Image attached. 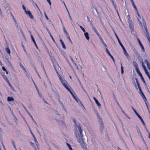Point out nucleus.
<instances>
[{"label":"nucleus","mask_w":150,"mask_h":150,"mask_svg":"<svg viewBox=\"0 0 150 150\" xmlns=\"http://www.w3.org/2000/svg\"><path fill=\"white\" fill-rule=\"evenodd\" d=\"M82 131L80 126H77L75 131V133L78 141L80 143L82 148L83 150H86V144L84 142V139L83 138Z\"/></svg>","instance_id":"nucleus-1"},{"label":"nucleus","mask_w":150,"mask_h":150,"mask_svg":"<svg viewBox=\"0 0 150 150\" xmlns=\"http://www.w3.org/2000/svg\"><path fill=\"white\" fill-rule=\"evenodd\" d=\"M59 79H60L61 81V82L62 84L69 91L70 93L71 94H73L71 91L70 90L69 88L67 86L66 84L67 83L64 80L61 78V77L59 76Z\"/></svg>","instance_id":"nucleus-2"},{"label":"nucleus","mask_w":150,"mask_h":150,"mask_svg":"<svg viewBox=\"0 0 150 150\" xmlns=\"http://www.w3.org/2000/svg\"><path fill=\"white\" fill-rule=\"evenodd\" d=\"M73 97L74 98L76 101L78 103L79 105L83 108H84L83 105L82 103L81 102L79 99L76 96V94H71Z\"/></svg>","instance_id":"nucleus-3"},{"label":"nucleus","mask_w":150,"mask_h":150,"mask_svg":"<svg viewBox=\"0 0 150 150\" xmlns=\"http://www.w3.org/2000/svg\"><path fill=\"white\" fill-rule=\"evenodd\" d=\"M137 72L138 74L139 75V76L141 77V79L142 80V81L144 82V83H145V81H144V78H143V77L142 76V75L141 74V73L139 71V70L138 68H137Z\"/></svg>","instance_id":"nucleus-4"},{"label":"nucleus","mask_w":150,"mask_h":150,"mask_svg":"<svg viewBox=\"0 0 150 150\" xmlns=\"http://www.w3.org/2000/svg\"><path fill=\"white\" fill-rule=\"evenodd\" d=\"M135 53L136 54V55L137 56V58L139 59V61H140L142 64V63H143V62L142 60V58H141V57L139 55V54L136 51L135 52Z\"/></svg>","instance_id":"nucleus-5"},{"label":"nucleus","mask_w":150,"mask_h":150,"mask_svg":"<svg viewBox=\"0 0 150 150\" xmlns=\"http://www.w3.org/2000/svg\"><path fill=\"white\" fill-rule=\"evenodd\" d=\"M115 36L116 37L120 45L121 46V47H122L123 51L125 50V48L124 47V46L122 45V44L121 43L120 41L119 40V38H118L117 36L116 35V33H115Z\"/></svg>","instance_id":"nucleus-6"},{"label":"nucleus","mask_w":150,"mask_h":150,"mask_svg":"<svg viewBox=\"0 0 150 150\" xmlns=\"http://www.w3.org/2000/svg\"><path fill=\"white\" fill-rule=\"evenodd\" d=\"M25 13L27 15H28L31 19H33L34 18L33 16L30 11H26Z\"/></svg>","instance_id":"nucleus-7"},{"label":"nucleus","mask_w":150,"mask_h":150,"mask_svg":"<svg viewBox=\"0 0 150 150\" xmlns=\"http://www.w3.org/2000/svg\"><path fill=\"white\" fill-rule=\"evenodd\" d=\"M98 119H99L98 122L100 125V127L101 128L103 129L104 127L103 125V123L102 120L101 119L100 117H98Z\"/></svg>","instance_id":"nucleus-8"},{"label":"nucleus","mask_w":150,"mask_h":150,"mask_svg":"<svg viewBox=\"0 0 150 150\" xmlns=\"http://www.w3.org/2000/svg\"><path fill=\"white\" fill-rule=\"evenodd\" d=\"M137 131L138 133L141 136L142 138V139L144 141V139L142 136V134L140 130L139 129L138 127H137Z\"/></svg>","instance_id":"nucleus-9"},{"label":"nucleus","mask_w":150,"mask_h":150,"mask_svg":"<svg viewBox=\"0 0 150 150\" xmlns=\"http://www.w3.org/2000/svg\"><path fill=\"white\" fill-rule=\"evenodd\" d=\"M142 21H143V24L144 26V28L146 30H147V28L146 25V22L144 18H142Z\"/></svg>","instance_id":"nucleus-10"},{"label":"nucleus","mask_w":150,"mask_h":150,"mask_svg":"<svg viewBox=\"0 0 150 150\" xmlns=\"http://www.w3.org/2000/svg\"><path fill=\"white\" fill-rule=\"evenodd\" d=\"M106 51L107 53L110 56V57L112 59L113 61H114V58L112 56L111 54L110 53L109 51L108 50L107 48H106Z\"/></svg>","instance_id":"nucleus-11"},{"label":"nucleus","mask_w":150,"mask_h":150,"mask_svg":"<svg viewBox=\"0 0 150 150\" xmlns=\"http://www.w3.org/2000/svg\"><path fill=\"white\" fill-rule=\"evenodd\" d=\"M123 51H124V53L125 54V55L127 57V58L128 59V60H129L130 59V57H129V54L127 53L126 50H124Z\"/></svg>","instance_id":"nucleus-12"},{"label":"nucleus","mask_w":150,"mask_h":150,"mask_svg":"<svg viewBox=\"0 0 150 150\" xmlns=\"http://www.w3.org/2000/svg\"><path fill=\"white\" fill-rule=\"evenodd\" d=\"M7 101L8 102L13 101H14V99L12 97H8L7 98Z\"/></svg>","instance_id":"nucleus-13"},{"label":"nucleus","mask_w":150,"mask_h":150,"mask_svg":"<svg viewBox=\"0 0 150 150\" xmlns=\"http://www.w3.org/2000/svg\"><path fill=\"white\" fill-rule=\"evenodd\" d=\"M30 36H31V39H32V40L33 41V43H34V44L35 45L36 47H37V48H38L37 46V45L36 44V43L35 42V40H34V37H33V35H31Z\"/></svg>","instance_id":"nucleus-14"},{"label":"nucleus","mask_w":150,"mask_h":150,"mask_svg":"<svg viewBox=\"0 0 150 150\" xmlns=\"http://www.w3.org/2000/svg\"><path fill=\"white\" fill-rule=\"evenodd\" d=\"M84 35L87 40H88L89 39V37L88 33L87 32H85Z\"/></svg>","instance_id":"nucleus-15"},{"label":"nucleus","mask_w":150,"mask_h":150,"mask_svg":"<svg viewBox=\"0 0 150 150\" xmlns=\"http://www.w3.org/2000/svg\"><path fill=\"white\" fill-rule=\"evenodd\" d=\"M100 40H101V41L103 45L104 46V47H105V48L106 49V48H107V45L104 43V42L103 41V39H102V38L101 37H100Z\"/></svg>","instance_id":"nucleus-16"},{"label":"nucleus","mask_w":150,"mask_h":150,"mask_svg":"<svg viewBox=\"0 0 150 150\" xmlns=\"http://www.w3.org/2000/svg\"><path fill=\"white\" fill-rule=\"evenodd\" d=\"M3 76L4 78L6 80V81L7 82V83H8V84L10 86H11V84H10V83H9V81H8V79H7V77H6V76L5 75H3Z\"/></svg>","instance_id":"nucleus-17"},{"label":"nucleus","mask_w":150,"mask_h":150,"mask_svg":"<svg viewBox=\"0 0 150 150\" xmlns=\"http://www.w3.org/2000/svg\"><path fill=\"white\" fill-rule=\"evenodd\" d=\"M130 0L131 1L132 4V5L133 6L134 8L135 9V11H137V9L136 6L135 5L133 0Z\"/></svg>","instance_id":"nucleus-18"},{"label":"nucleus","mask_w":150,"mask_h":150,"mask_svg":"<svg viewBox=\"0 0 150 150\" xmlns=\"http://www.w3.org/2000/svg\"><path fill=\"white\" fill-rule=\"evenodd\" d=\"M141 96L143 99L145 103V102H146V101L147 100L145 96L144 95V94H142Z\"/></svg>","instance_id":"nucleus-19"},{"label":"nucleus","mask_w":150,"mask_h":150,"mask_svg":"<svg viewBox=\"0 0 150 150\" xmlns=\"http://www.w3.org/2000/svg\"><path fill=\"white\" fill-rule=\"evenodd\" d=\"M146 31L147 33V34H146V36L147 38L148 39V40H150V38L149 37V33L147 31V30H146Z\"/></svg>","instance_id":"nucleus-20"},{"label":"nucleus","mask_w":150,"mask_h":150,"mask_svg":"<svg viewBox=\"0 0 150 150\" xmlns=\"http://www.w3.org/2000/svg\"><path fill=\"white\" fill-rule=\"evenodd\" d=\"M6 51L8 54H10V50L8 47H6Z\"/></svg>","instance_id":"nucleus-21"},{"label":"nucleus","mask_w":150,"mask_h":150,"mask_svg":"<svg viewBox=\"0 0 150 150\" xmlns=\"http://www.w3.org/2000/svg\"><path fill=\"white\" fill-rule=\"evenodd\" d=\"M133 63L134 65L136 67V70L137 71V68H138L137 67L138 65L136 62H133Z\"/></svg>","instance_id":"nucleus-22"},{"label":"nucleus","mask_w":150,"mask_h":150,"mask_svg":"<svg viewBox=\"0 0 150 150\" xmlns=\"http://www.w3.org/2000/svg\"><path fill=\"white\" fill-rule=\"evenodd\" d=\"M142 66L143 67V68H144V70L145 71V72H146V71H147L146 67L144 65V63H142Z\"/></svg>","instance_id":"nucleus-23"},{"label":"nucleus","mask_w":150,"mask_h":150,"mask_svg":"<svg viewBox=\"0 0 150 150\" xmlns=\"http://www.w3.org/2000/svg\"><path fill=\"white\" fill-rule=\"evenodd\" d=\"M139 40V45L140 46V47H141L142 48V50H144V48L143 46L142 45V43H141L140 41V40Z\"/></svg>","instance_id":"nucleus-24"},{"label":"nucleus","mask_w":150,"mask_h":150,"mask_svg":"<svg viewBox=\"0 0 150 150\" xmlns=\"http://www.w3.org/2000/svg\"><path fill=\"white\" fill-rule=\"evenodd\" d=\"M121 73L122 74H123L124 73L123 67L121 63Z\"/></svg>","instance_id":"nucleus-25"},{"label":"nucleus","mask_w":150,"mask_h":150,"mask_svg":"<svg viewBox=\"0 0 150 150\" xmlns=\"http://www.w3.org/2000/svg\"><path fill=\"white\" fill-rule=\"evenodd\" d=\"M12 144H13V147H14V148L16 149V150H17V149L16 148V146L15 145V144L14 141H12Z\"/></svg>","instance_id":"nucleus-26"},{"label":"nucleus","mask_w":150,"mask_h":150,"mask_svg":"<svg viewBox=\"0 0 150 150\" xmlns=\"http://www.w3.org/2000/svg\"><path fill=\"white\" fill-rule=\"evenodd\" d=\"M125 14L126 16H127L128 19H130V17L129 16V13L128 12L126 13Z\"/></svg>","instance_id":"nucleus-27"},{"label":"nucleus","mask_w":150,"mask_h":150,"mask_svg":"<svg viewBox=\"0 0 150 150\" xmlns=\"http://www.w3.org/2000/svg\"><path fill=\"white\" fill-rule=\"evenodd\" d=\"M26 72V75L28 78H30L31 77V76L30 75V74L29 73L27 72V71Z\"/></svg>","instance_id":"nucleus-28"},{"label":"nucleus","mask_w":150,"mask_h":150,"mask_svg":"<svg viewBox=\"0 0 150 150\" xmlns=\"http://www.w3.org/2000/svg\"><path fill=\"white\" fill-rule=\"evenodd\" d=\"M80 27L83 32H85L86 31L85 29L81 26L80 25Z\"/></svg>","instance_id":"nucleus-29"},{"label":"nucleus","mask_w":150,"mask_h":150,"mask_svg":"<svg viewBox=\"0 0 150 150\" xmlns=\"http://www.w3.org/2000/svg\"><path fill=\"white\" fill-rule=\"evenodd\" d=\"M144 62L147 64V65L149 64V62L147 60V59H145L144 60Z\"/></svg>","instance_id":"nucleus-30"},{"label":"nucleus","mask_w":150,"mask_h":150,"mask_svg":"<svg viewBox=\"0 0 150 150\" xmlns=\"http://www.w3.org/2000/svg\"><path fill=\"white\" fill-rule=\"evenodd\" d=\"M113 6H114V7H115V9L116 10V11H117V14H118V16H119V18H120V16H119V13H118V11H117V9H116V5H114Z\"/></svg>","instance_id":"nucleus-31"},{"label":"nucleus","mask_w":150,"mask_h":150,"mask_svg":"<svg viewBox=\"0 0 150 150\" xmlns=\"http://www.w3.org/2000/svg\"><path fill=\"white\" fill-rule=\"evenodd\" d=\"M96 104L98 105V106L99 107H100L101 106V105L99 103L98 101L96 102Z\"/></svg>","instance_id":"nucleus-32"},{"label":"nucleus","mask_w":150,"mask_h":150,"mask_svg":"<svg viewBox=\"0 0 150 150\" xmlns=\"http://www.w3.org/2000/svg\"><path fill=\"white\" fill-rule=\"evenodd\" d=\"M71 59L72 62L74 64V65L75 66H76V64L74 62V61L73 60V59L71 57Z\"/></svg>","instance_id":"nucleus-33"},{"label":"nucleus","mask_w":150,"mask_h":150,"mask_svg":"<svg viewBox=\"0 0 150 150\" xmlns=\"http://www.w3.org/2000/svg\"><path fill=\"white\" fill-rule=\"evenodd\" d=\"M62 46V47H63V48L64 49H66V47L65 46V45H64V43H62V44H61Z\"/></svg>","instance_id":"nucleus-34"},{"label":"nucleus","mask_w":150,"mask_h":150,"mask_svg":"<svg viewBox=\"0 0 150 150\" xmlns=\"http://www.w3.org/2000/svg\"><path fill=\"white\" fill-rule=\"evenodd\" d=\"M67 144L68 146V148L69 149H70L71 148V146L69 144H68V143H67Z\"/></svg>","instance_id":"nucleus-35"},{"label":"nucleus","mask_w":150,"mask_h":150,"mask_svg":"<svg viewBox=\"0 0 150 150\" xmlns=\"http://www.w3.org/2000/svg\"><path fill=\"white\" fill-rule=\"evenodd\" d=\"M22 7L23 9L24 10L25 12L26 11H27L26 10V9L25 8V7L24 5H22Z\"/></svg>","instance_id":"nucleus-36"},{"label":"nucleus","mask_w":150,"mask_h":150,"mask_svg":"<svg viewBox=\"0 0 150 150\" xmlns=\"http://www.w3.org/2000/svg\"><path fill=\"white\" fill-rule=\"evenodd\" d=\"M128 20H129V25L130 26H131V24H132V21L130 20V19H128Z\"/></svg>","instance_id":"nucleus-37"},{"label":"nucleus","mask_w":150,"mask_h":150,"mask_svg":"<svg viewBox=\"0 0 150 150\" xmlns=\"http://www.w3.org/2000/svg\"><path fill=\"white\" fill-rule=\"evenodd\" d=\"M136 11V12H137V14L138 16H139V18H141V16H140L139 13L138 12V10L137 9V11Z\"/></svg>","instance_id":"nucleus-38"},{"label":"nucleus","mask_w":150,"mask_h":150,"mask_svg":"<svg viewBox=\"0 0 150 150\" xmlns=\"http://www.w3.org/2000/svg\"><path fill=\"white\" fill-rule=\"evenodd\" d=\"M132 109H133V110L134 111L135 113L136 114V115H137V114H138V113L137 112L136 110L133 107H132Z\"/></svg>","instance_id":"nucleus-39"},{"label":"nucleus","mask_w":150,"mask_h":150,"mask_svg":"<svg viewBox=\"0 0 150 150\" xmlns=\"http://www.w3.org/2000/svg\"><path fill=\"white\" fill-rule=\"evenodd\" d=\"M137 115L138 117H139V118L140 119V120H142V118L140 116V115L138 114H137Z\"/></svg>","instance_id":"nucleus-40"},{"label":"nucleus","mask_w":150,"mask_h":150,"mask_svg":"<svg viewBox=\"0 0 150 150\" xmlns=\"http://www.w3.org/2000/svg\"><path fill=\"white\" fill-rule=\"evenodd\" d=\"M44 14H45V16L46 18V19L47 20H49V19L48 18V17L47 16L46 13L45 12L44 13Z\"/></svg>","instance_id":"nucleus-41"},{"label":"nucleus","mask_w":150,"mask_h":150,"mask_svg":"<svg viewBox=\"0 0 150 150\" xmlns=\"http://www.w3.org/2000/svg\"><path fill=\"white\" fill-rule=\"evenodd\" d=\"M141 120V122H142L143 124L144 125V126H146L145 124V123H144V121H143V119H142Z\"/></svg>","instance_id":"nucleus-42"},{"label":"nucleus","mask_w":150,"mask_h":150,"mask_svg":"<svg viewBox=\"0 0 150 150\" xmlns=\"http://www.w3.org/2000/svg\"><path fill=\"white\" fill-rule=\"evenodd\" d=\"M47 2L49 4V5L50 6H51V3L50 0H47Z\"/></svg>","instance_id":"nucleus-43"},{"label":"nucleus","mask_w":150,"mask_h":150,"mask_svg":"<svg viewBox=\"0 0 150 150\" xmlns=\"http://www.w3.org/2000/svg\"><path fill=\"white\" fill-rule=\"evenodd\" d=\"M129 28L132 30H133V25L132 24H131V26H129Z\"/></svg>","instance_id":"nucleus-44"},{"label":"nucleus","mask_w":150,"mask_h":150,"mask_svg":"<svg viewBox=\"0 0 150 150\" xmlns=\"http://www.w3.org/2000/svg\"><path fill=\"white\" fill-rule=\"evenodd\" d=\"M147 67L149 70L150 71V64L147 65Z\"/></svg>","instance_id":"nucleus-45"},{"label":"nucleus","mask_w":150,"mask_h":150,"mask_svg":"<svg viewBox=\"0 0 150 150\" xmlns=\"http://www.w3.org/2000/svg\"><path fill=\"white\" fill-rule=\"evenodd\" d=\"M125 115V116L127 117V118L128 119H130V118L128 116V115L126 113V114H125L124 115Z\"/></svg>","instance_id":"nucleus-46"},{"label":"nucleus","mask_w":150,"mask_h":150,"mask_svg":"<svg viewBox=\"0 0 150 150\" xmlns=\"http://www.w3.org/2000/svg\"><path fill=\"white\" fill-rule=\"evenodd\" d=\"M92 28L94 30V31L95 32V33H97V31L96 30V28L94 27H93Z\"/></svg>","instance_id":"nucleus-47"},{"label":"nucleus","mask_w":150,"mask_h":150,"mask_svg":"<svg viewBox=\"0 0 150 150\" xmlns=\"http://www.w3.org/2000/svg\"><path fill=\"white\" fill-rule=\"evenodd\" d=\"M35 143L36 145L38 146V142L37 141V140H36L35 141Z\"/></svg>","instance_id":"nucleus-48"},{"label":"nucleus","mask_w":150,"mask_h":150,"mask_svg":"<svg viewBox=\"0 0 150 150\" xmlns=\"http://www.w3.org/2000/svg\"><path fill=\"white\" fill-rule=\"evenodd\" d=\"M21 67L25 71V72H26V71L25 70V68L24 67V66L23 65H21Z\"/></svg>","instance_id":"nucleus-49"},{"label":"nucleus","mask_w":150,"mask_h":150,"mask_svg":"<svg viewBox=\"0 0 150 150\" xmlns=\"http://www.w3.org/2000/svg\"><path fill=\"white\" fill-rule=\"evenodd\" d=\"M145 73L148 76H150L149 74V72H148V71H147L146 72H145Z\"/></svg>","instance_id":"nucleus-50"},{"label":"nucleus","mask_w":150,"mask_h":150,"mask_svg":"<svg viewBox=\"0 0 150 150\" xmlns=\"http://www.w3.org/2000/svg\"><path fill=\"white\" fill-rule=\"evenodd\" d=\"M30 144L33 147L34 146V144L33 142H30Z\"/></svg>","instance_id":"nucleus-51"},{"label":"nucleus","mask_w":150,"mask_h":150,"mask_svg":"<svg viewBox=\"0 0 150 150\" xmlns=\"http://www.w3.org/2000/svg\"><path fill=\"white\" fill-rule=\"evenodd\" d=\"M51 37V38H52V40H53V42H55V41L53 38V37L52 35H50V36Z\"/></svg>","instance_id":"nucleus-52"},{"label":"nucleus","mask_w":150,"mask_h":150,"mask_svg":"<svg viewBox=\"0 0 150 150\" xmlns=\"http://www.w3.org/2000/svg\"><path fill=\"white\" fill-rule=\"evenodd\" d=\"M25 110L29 114V115L30 116V117L31 118L32 117V115H31L28 111L27 110V109H26V108H24Z\"/></svg>","instance_id":"nucleus-53"},{"label":"nucleus","mask_w":150,"mask_h":150,"mask_svg":"<svg viewBox=\"0 0 150 150\" xmlns=\"http://www.w3.org/2000/svg\"><path fill=\"white\" fill-rule=\"evenodd\" d=\"M2 69L3 70V71H6V68L4 67H2Z\"/></svg>","instance_id":"nucleus-54"},{"label":"nucleus","mask_w":150,"mask_h":150,"mask_svg":"<svg viewBox=\"0 0 150 150\" xmlns=\"http://www.w3.org/2000/svg\"><path fill=\"white\" fill-rule=\"evenodd\" d=\"M0 14L2 16H3V15L2 14V11H1V9H0Z\"/></svg>","instance_id":"nucleus-55"},{"label":"nucleus","mask_w":150,"mask_h":150,"mask_svg":"<svg viewBox=\"0 0 150 150\" xmlns=\"http://www.w3.org/2000/svg\"><path fill=\"white\" fill-rule=\"evenodd\" d=\"M145 104H146V107H147V108L148 110H149V107H148V105H147V103H146V102H145Z\"/></svg>","instance_id":"nucleus-56"},{"label":"nucleus","mask_w":150,"mask_h":150,"mask_svg":"<svg viewBox=\"0 0 150 150\" xmlns=\"http://www.w3.org/2000/svg\"><path fill=\"white\" fill-rule=\"evenodd\" d=\"M147 132H148V133H149V136H148V137L150 139V133L149 132V131L148 130H147Z\"/></svg>","instance_id":"nucleus-57"},{"label":"nucleus","mask_w":150,"mask_h":150,"mask_svg":"<svg viewBox=\"0 0 150 150\" xmlns=\"http://www.w3.org/2000/svg\"><path fill=\"white\" fill-rule=\"evenodd\" d=\"M93 98L94 99L95 101V102H96L98 101V100L95 97H93Z\"/></svg>","instance_id":"nucleus-58"},{"label":"nucleus","mask_w":150,"mask_h":150,"mask_svg":"<svg viewBox=\"0 0 150 150\" xmlns=\"http://www.w3.org/2000/svg\"><path fill=\"white\" fill-rule=\"evenodd\" d=\"M93 98L94 99L95 101V102H96L98 101V100L95 97H93Z\"/></svg>","instance_id":"nucleus-59"},{"label":"nucleus","mask_w":150,"mask_h":150,"mask_svg":"<svg viewBox=\"0 0 150 150\" xmlns=\"http://www.w3.org/2000/svg\"><path fill=\"white\" fill-rule=\"evenodd\" d=\"M97 34V35L99 37V38L100 39V37H100L99 34L98 33L97 31V33H96Z\"/></svg>","instance_id":"nucleus-60"},{"label":"nucleus","mask_w":150,"mask_h":150,"mask_svg":"<svg viewBox=\"0 0 150 150\" xmlns=\"http://www.w3.org/2000/svg\"><path fill=\"white\" fill-rule=\"evenodd\" d=\"M103 28H104V30H105V31H106L107 32V33H108V32L107 31V30H106V28L105 27V26H103Z\"/></svg>","instance_id":"nucleus-61"},{"label":"nucleus","mask_w":150,"mask_h":150,"mask_svg":"<svg viewBox=\"0 0 150 150\" xmlns=\"http://www.w3.org/2000/svg\"><path fill=\"white\" fill-rule=\"evenodd\" d=\"M138 20L139 21V22L140 24H141V25L142 26V23L140 21V20H139V18H138Z\"/></svg>","instance_id":"nucleus-62"},{"label":"nucleus","mask_w":150,"mask_h":150,"mask_svg":"<svg viewBox=\"0 0 150 150\" xmlns=\"http://www.w3.org/2000/svg\"><path fill=\"white\" fill-rule=\"evenodd\" d=\"M14 120L16 122H17L18 120H17V119L15 117Z\"/></svg>","instance_id":"nucleus-63"},{"label":"nucleus","mask_w":150,"mask_h":150,"mask_svg":"<svg viewBox=\"0 0 150 150\" xmlns=\"http://www.w3.org/2000/svg\"><path fill=\"white\" fill-rule=\"evenodd\" d=\"M111 1H112V4H113V5H115V4H114V1H113V0H111Z\"/></svg>","instance_id":"nucleus-64"}]
</instances>
